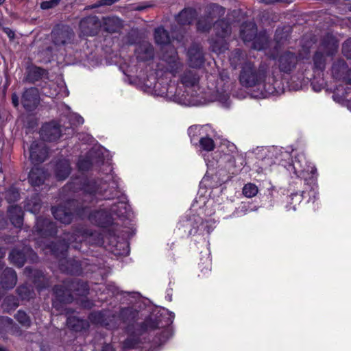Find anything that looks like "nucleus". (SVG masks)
Listing matches in <instances>:
<instances>
[{"label": "nucleus", "instance_id": "0eeeda50", "mask_svg": "<svg viewBox=\"0 0 351 351\" xmlns=\"http://www.w3.org/2000/svg\"><path fill=\"white\" fill-rule=\"evenodd\" d=\"M80 286V284L75 282L71 283H64L63 285H57L54 287V293L56 295L58 299L62 302H70L73 300L71 292L76 291L78 294H86L87 292V285L82 283L80 286L83 288L82 291H80L77 287Z\"/></svg>", "mask_w": 351, "mask_h": 351}, {"label": "nucleus", "instance_id": "bb28decb", "mask_svg": "<svg viewBox=\"0 0 351 351\" xmlns=\"http://www.w3.org/2000/svg\"><path fill=\"white\" fill-rule=\"evenodd\" d=\"M17 281L16 274L12 268H5L2 274L1 284L3 289L13 288Z\"/></svg>", "mask_w": 351, "mask_h": 351}, {"label": "nucleus", "instance_id": "f704fd0d", "mask_svg": "<svg viewBox=\"0 0 351 351\" xmlns=\"http://www.w3.org/2000/svg\"><path fill=\"white\" fill-rule=\"evenodd\" d=\"M212 51L220 54L224 53L228 49V43L225 38L215 37L212 38L210 41Z\"/></svg>", "mask_w": 351, "mask_h": 351}, {"label": "nucleus", "instance_id": "20e7f679", "mask_svg": "<svg viewBox=\"0 0 351 351\" xmlns=\"http://www.w3.org/2000/svg\"><path fill=\"white\" fill-rule=\"evenodd\" d=\"M127 204L124 201L114 204L108 213L104 210L94 212L90 215V220L100 226H105L110 223L112 215L121 217L124 215Z\"/></svg>", "mask_w": 351, "mask_h": 351}, {"label": "nucleus", "instance_id": "6e6552de", "mask_svg": "<svg viewBox=\"0 0 351 351\" xmlns=\"http://www.w3.org/2000/svg\"><path fill=\"white\" fill-rule=\"evenodd\" d=\"M222 14H224V8L217 4V3H210L207 7L206 10V16L200 18L196 23L197 30L202 33H207L209 32L213 26V18L214 17L213 15L215 13H221Z\"/></svg>", "mask_w": 351, "mask_h": 351}, {"label": "nucleus", "instance_id": "e433bc0d", "mask_svg": "<svg viewBox=\"0 0 351 351\" xmlns=\"http://www.w3.org/2000/svg\"><path fill=\"white\" fill-rule=\"evenodd\" d=\"M326 91L328 94H332V97L336 102L343 103L351 101V95H349L347 89H326Z\"/></svg>", "mask_w": 351, "mask_h": 351}, {"label": "nucleus", "instance_id": "4be33fe9", "mask_svg": "<svg viewBox=\"0 0 351 351\" xmlns=\"http://www.w3.org/2000/svg\"><path fill=\"white\" fill-rule=\"evenodd\" d=\"M247 95L250 98L255 99L275 98L284 94L285 89H270L269 92L267 89H247Z\"/></svg>", "mask_w": 351, "mask_h": 351}, {"label": "nucleus", "instance_id": "5701e85b", "mask_svg": "<svg viewBox=\"0 0 351 351\" xmlns=\"http://www.w3.org/2000/svg\"><path fill=\"white\" fill-rule=\"evenodd\" d=\"M21 101L23 107L27 111L34 110L39 102L37 89H25Z\"/></svg>", "mask_w": 351, "mask_h": 351}, {"label": "nucleus", "instance_id": "7c9ffc66", "mask_svg": "<svg viewBox=\"0 0 351 351\" xmlns=\"http://www.w3.org/2000/svg\"><path fill=\"white\" fill-rule=\"evenodd\" d=\"M269 40L265 32H260L256 34L252 42V47L254 49L261 51L269 47Z\"/></svg>", "mask_w": 351, "mask_h": 351}, {"label": "nucleus", "instance_id": "aec40b11", "mask_svg": "<svg viewBox=\"0 0 351 351\" xmlns=\"http://www.w3.org/2000/svg\"><path fill=\"white\" fill-rule=\"evenodd\" d=\"M189 64L192 68H201L205 62V58L202 49L191 47L188 50Z\"/></svg>", "mask_w": 351, "mask_h": 351}, {"label": "nucleus", "instance_id": "ea45409f", "mask_svg": "<svg viewBox=\"0 0 351 351\" xmlns=\"http://www.w3.org/2000/svg\"><path fill=\"white\" fill-rule=\"evenodd\" d=\"M25 210L36 214L38 213L41 208L40 199L38 195L32 197L31 199L27 200L25 205Z\"/></svg>", "mask_w": 351, "mask_h": 351}, {"label": "nucleus", "instance_id": "603ef678", "mask_svg": "<svg viewBox=\"0 0 351 351\" xmlns=\"http://www.w3.org/2000/svg\"><path fill=\"white\" fill-rule=\"evenodd\" d=\"M156 327L157 325L154 321H152V319H147L141 326V332H145L149 330H154L156 328Z\"/></svg>", "mask_w": 351, "mask_h": 351}, {"label": "nucleus", "instance_id": "864d4df0", "mask_svg": "<svg viewBox=\"0 0 351 351\" xmlns=\"http://www.w3.org/2000/svg\"><path fill=\"white\" fill-rule=\"evenodd\" d=\"M104 315L101 312H96L91 314L90 319L95 323L108 326V323H106L103 319Z\"/></svg>", "mask_w": 351, "mask_h": 351}, {"label": "nucleus", "instance_id": "3c124183", "mask_svg": "<svg viewBox=\"0 0 351 351\" xmlns=\"http://www.w3.org/2000/svg\"><path fill=\"white\" fill-rule=\"evenodd\" d=\"M61 0H49L42 1L40 4V7L42 10H49L59 5Z\"/></svg>", "mask_w": 351, "mask_h": 351}, {"label": "nucleus", "instance_id": "a18cd8bd", "mask_svg": "<svg viewBox=\"0 0 351 351\" xmlns=\"http://www.w3.org/2000/svg\"><path fill=\"white\" fill-rule=\"evenodd\" d=\"M258 193V187L252 183L246 184L243 189V193L247 197H254Z\"/></svg>", "mask_w": 351, "mask_h": 351}, {"label": "nucleus", "instance_id": "f257e3e1", "mask_svg": "<svg viewBox=\"0 0 351 351\" xmlns=\"http://www.w3.org/2000/svg\"><path fill=\"white\" fill-rule=\"evenodd\" d=\"M145 94L157 99L186 106H198L219 101L228 106L229 96L225 89H143Z\"/></svg>", "mask_w": 351, "mask_h": 351}, {"label": "nucleus", "instance_id": "9b49d317", "mask_svg": "<svg viewBox=\"0 0 351 351\" xmlns=\"http://www.w3.org/2000/svg\"><path fill=\"white\" fill-rule=\"evenodd\" d=\"M215 221L213 219L203 221L199 216H193L189 220V225L192 227L189 230L190 234H210L215 228Z\"/></svg>", "mask_w": 351, "mask_h": 351}, {"label": "nucleus", "instance_id": "bf43d9fd", "mask_svg": "<svg viewBox=\"0 0 351 351\" xmlns=\"http://www.w3.org/2000/svg\"><path fill=\"white\" fill-rule=\"evenodd\" d=\"M3 32L7 34L8 37L10 39V40H13L15 37V33L14 31H12L11 29H10L9 27H5L3 29Z\"/></svg>", "mask_w": 351, "mask_h": 351}, {"label": "nucleus", "instance_id": "7ed1b4c3", "mask_svg": "<svg viewBox=\"0 0 351 351\" xmlns=\"http://www.w3.org/2000/svg\"><path fill=\"white\" fill-rule=\"evenodd\" d=\"M266 71L264 69H256L254 63L247 62L242 66L239 75L240 83L245 88H252L265 82Z\"/></svg>", "mask_w": 351, "mask_h": 351}, {"label": "nucleus", "instance_id": "6e6d98bb", "mask_svg": "<svg viewBox=\"0 0 351 351\" xmlns=\"http://www.w3.org/2000/svg\"><path fill=\"white\" fill-rule=\"evenodd\" d=\"M288 34L279 33L278 30L276 31L275 39L276 40L278 44L284 43V42L286 41L288 39Z\"/></svg>", "mask_w": 351, "mask_h": 351}, {"label": "nucleus", "instance_id": "680f3d73", "mask_svg": "<svg viewBox=\"0 0 351 351\" xmlns=\"http://www.w3.org/2000/svg\"><path fill=\"white\" fill-rule=\"evenodd\" d=\"M136 342H133L130 339H128L124 341V348H131L135 346Z\"/></svg>", "mask_w": 351, "mask_h": 351}, {"label": "nucleus", "instance_id": "1a4fd4ad", "mask_svg": "<svg viewBox=\"0 0 351 351\" xmlns=\"http://www.w3.org/2000/svg\"><path fill=\"white\" fill-rule=\"evenodd\" d=\"M276 60L279 70L285 73H290L298 64L299 58L297 54L290 51H285L278 56H272Z\"/></svg>", "mask_w": 351, "mask_h": 351}, {"label": "nucleus", "instance_id": "5fc2aeb1", "mask_svg": "<svg viewBox=\"0 0 351 351\" xmlns=\"http://www.w3.org/2000/svg\"><path fill=\"white\" fill-rule=\"evenodd\" d=\"M138 314L136 311H134L132 308H124L121 312V315L123 317V319H125V320H130V318L127 317L128 315L131 316V319H134L136 315Z\"/></svg>", "mask_w": 351, "mask_h": 351}, {"label": "nucleus", "instance_id": "79ce46f5", "mask_svg": "<svg viewBox=\"0 0 351 351\" xmlns=\"http://www.w3.org/2000/svg\"><path fill=\"white\" fill-rule=\"evenodd\" d=\"M18 294L22 300H29L34 296V291L27 285H23L17 289Z\"/></svg>", "mask_w": 351, "mask_h": 351}, {"label": "nucleus", "instance_id": "423d86ee", "mask_svg": "<svg viewBox=\"0 0 351 351\" xmlns=\"http://www.w3.org/2000/svg\"><path fill=\"white\" fill-rule=\"evenodd\" d=\"M74 37L73 29L66 24H56L51 32V42L56 47H64L72 43Z\"/></svg>", "mask_w": 351, "mask_h": 351}, {"label": "nucleus", "instance_id": "c756f323", "mask_svg": "<svg viewBox=\"0 0 351 351\" xmlns=\"http://www.w3.org/2000/svg\"><path fill=\"white\" fill-rule=\"evenodd\" d=\"M8 215L12 223L15 227H21L23 221V212L21 207L18 206H10L8 209Z\"/></svg>", "mask_w": 351, "mask_h": 351}, {"label": "nucleus", "instance_id": "37998d69", "mask_svg": "<svg viewBox=\"0 0 351 351\" xmlns=\"http://www.w3.org/2000/svg\"><path fill=\"white\" fill-rule=\"evenodd\" d=\"M13 320L8 317H0V330L5 331H13L14 327Z\"/></svg>", "mask_w": 351, "mask_h": 351}, {"label": "nucleus", "instance_id": "c9c22d12", "mask_svg": "<svg viewBox=\"0 0 351 351\" xmlns=\"http://www.w3.org/2000/svg\"><path fill=\"white\" fill-rule=\"evenodd\" d=\"M96 155L97 154L95 152L90 151L87 157L80 158L77 162L79 169L82 171H86L88 170L92 165H93V164L99 162V160L95 157Z\"/></svg>", "mask_w": 351, "mask_h": 351}, {"label": "nucleus", "instance_id": "412c9836", "mask_svg": "<svg viewBox=\"0 0 351 351\" xmlns=\"http://www.w3.org/2000/svg\"><path fill=\"white\" fill-rule=\"evenodd\" d=\"M198 13L195 8L192 7L184 8L176 16V20L179 25H189L197 19Z\"/></svg>", "mask_w": 351, "mask_h": 351}, {"label": "nucleus", "instance_id": "72a5a7b5", "mask_svg": "<svg viewBox=\"0 0 351 351\" xmlns=\"http://www.w3.org/2000/svg\"><path fill=\"white\" fill-rule=\"evenodd\" d=\"M56 176L58 180H64L70 174L71 168L67 160H60L56 166Z\"/></svg>", "mask_w": 351, "mask_h": 351}, {"label": "nucleus", "instance_id": "cd10ccee", "mask_svg": "<svg viewBox=\"0 0 351 351\" xmlns=\"http://www.w3.org/2000/svg\"><path fill=\"white\" fill-rule=\"evenodd\" d=\"M216 37L227 38L231 33L230 23L225 19H219L213 24Z\"/></svg>", "mask_w": 351, "mask_h": 351}, {"label": "nucleus", "instance_id": "a878e982", "mask_svg": "<svg viewBox=\"0 0 351 351\" xmlns=\"http://www.w3.org/2000/svg\"><path fill=\"white\" fill-rule=\"evenodd\" d=\"M199 76L196 71L186 70L180 76V82L184 88H192L198 84Z\"/></svg>", "mask_w": 351, "mask_h": 351}, {"label": "nucleus", "instance_id": "9d476101", "mask_svg": "<svg viewBox=\"0 0 351 351\" xmlns=\"http://www.w3.org/2000/svg\"><path fill=\"white\" fill-rule=\"evenodd\" d=\"M80 33L85 36H94L98 34L101 27V22L95 15L82 18L79 23Z\"/></svg>", "mask_w": 351, "mask_h": 351}, {"label": "nucleus", "instance_id": "338daca9", "mask_svg": "<svg viewBox=\"0 0 351 351\" xmlns=\"http://www.w3.org/2000/svg\"><path fill=\"white\" fill-rule=\"evenodd\" d=\"M99 5L104 6H110L112 5V3L110 0H100Z\"/></svg>", "mask_w": 351, "mask_h": 351}, {"label": "nucleus", "instance_id": "f3484780", "mask_svg": "<svg viewBox=\"0 0 351 351\" xmlns=\"http://www.w3.org/2000/svg\"><path fill=\"white\" fill-rule=\"evenodd\" d=\"M320 45L328 57L335 56L339 48V41L332 34H326L321 40Z\"/></svg>", "mask_w": 351, "mask_h": 351}, {"label": "nucleus", "instance_id": "4c0bfd02", "mask_svg": "<svg viewBox=\"0 0 351 351\" xmlns=\"http://www.w3.org/2000/svg\"><path fill=\"white\" fill-rule=\"evenodd\" d=\"M45 73V69L38 66H33L28 69L25 79L27 82L33 84L40 80Z\"/></svg>", "mask_w": 351, "mask_h": 351}, {"label": "nucleus", "instance_id": "f8f14e48", "mask_svg": "<svg viewBox=\"0 0 351 351\" xmlns=\"http://www.w3.org/2000/svg\"><path fill=\"white\" fill-rule=\"evenodd\" d=\"M161 59L167 64V70L175 75L182 66V64L178 57V52L173 47H169L162 52Z\"/></svg>", "mask_w": 351, "mask_h": 351}, {"label": "nucleus", "instance_id": "6ab92c4d", "mask_svg": "<svg viewBox=\"0 0 351 351\" xmlns=\"http://www.w3.org/2000/svg\"><path fill=\"white\" fill-rule=\"evenodd\" d=\"M35 228L38 234L43 239L56 233L55 225L48 219H37Z\"/></svg>", "mask_w": 351, "mask_h": 351}, {"label": "nucleus", "instance_id": "a211bd4d", "mask_svg": "<svg viewBox=\"0 0 351 351\" xmlns=\"http://www.w3.org/2000/svg\"><path fill=\"white\" fill-rule=\"evenodd\" d=\"M61 135L59 125L54 123L45 124L40 130V136L44 141H53L58 140Z\"/></svg>", "mask_w": 351, "mask_h": 351}, {"label": "nucleus", "instance_id": "774afa93", "mask_svg": "<svg viewBox=\"0 0 351 351\" xmlns=\"http://www.w3.org/2000/svg\"><path fill=\"white\" fill-rule=\"evenodd\" d=\"M101 351H114V348L110 344L105 345Z\"/></svg>", "mask_w": 351, "mask_h": 351}, {"label": "nucleus", "instance_id": "e2e57ef3", "mask_svg": "<svg viewBox=\"0 0 351 351\" xmlns=\"http://www.w3.org/2000/svg\"><path fill=\"white\" fill-rule=\"evenodd\" d=\"M107 290L108 293H111L112 295H115L118 293V289L113 285H108Z\"/></svg>", "mask_w": 351, "mask_h": 351}, {"label": "nucleus", "instance_id": "69168bd1", "mask_svg": "<svg viewBox=\"0 0 351 351\" xmlns=\"http://www.w3.org/2000/svg\"><path fill=\"white\" fill-rule=\"evenodd\" d=\"M75 320V317H69L67 320V324L69 326L73 328V329L75 330H77L78 329V326H75V324H73L72 322H74Z\"/></svg>", "mask_w": 351, "mask_h": 351}, {"label": "nucleus", "instance_id": "4468645a", "mask_svg": "<svg viewBox=\"0 0 351 351\" xmlns=\"http://www.w3.org/2000/svg\"><path fill=\"white\" fill-rule=\"evenodd\" d=\"M75 204L74 201H70L65 206L52 208V213L54 217L62 223L68 224L71 223L73 216L72 207L75 206Z\"/></svg>", "mask_w": 351, "mask_h": 351}, {"label": "nucleus", "instance_id": "39448f33", "mask_svg": "<svg viewBox=\"0 0 351 351\" xmlns=\"http://www.w3.org/2000/svg\"><path fill=\"white\" fill-rule=\"evenodd\" d=\"M84 237L85 235L83 231L78 230L72 234H66L63 239V243H60L58 246L49 245L48 244L45 245V243H44V246H43L39 241H38L37 243L43 250L45 251V254L50 252L58 256L60 254L64 255V253L67 250L69 245H71L73 242H82Z\"/></svg>", "mask_w": 351, "mask_h": 351}, {"label": "nucleus", "instance_id": "2f4dec72", "mask_svg": "<svg viewBox=\"0 0 351 351\" xmlns=\"http://www.w3.org/2000/svg\"><path fill=\"white\" fill-rule=\"evenodd\" d=\"M101 27L106 32L115 33L120 29L121 21L117 17H106L104 19Z\"/></svg>", "mask_w": 351, "mask_h": 351}, {"label": "nucleus", "instance_id": "09e8293b", "mask_svg": "<svg viewBox=\"0 0 351 351\" xmlns=\"http://www.w3.org/2000/svg\"><path fill=\"white\" fill-rule=\"evenodd\" d=\"M5 198L8 202H14L19 199V192L15 188H11L5 192Z\"/></svg>", "mask_w": 351, "mask_h": 351}, {"label": "nucleus", "instance_id": "58836bf2", "mask_svg": "<svg viewBox=\"0 0 351 351\" xmlns=\"http://www.w3.org/2000/svg\"><path fill=\"white\" fill-rule=\"evenodd\" d=\"M313 69L323 71L326 68V59L323 52L316 51L313 56Z\"/></svg>", "mask_w": 351, "mask_h": 351}, {"label": "nucleus", "instance_id": "473e14b6", "mask_svg": "<svg viewBox=\"0 0 351 351\" xmlns=\"http://www.w3.org/2000/svg\"><path fill=\"white\" fill-rule=\"evenodd\" d=\"M46 174L41 168L34 167L29 174V180L34 186H40L44 182Z\"/></svg>", "mask_w": 351, "mask_h": 351}, {"label": "nucleus", "instance_id": "ddd939ff", "mask_svg": "<svg viewBox=\"0 0 351 351\" xmlns=\"http://www.w3.org/2000/svg\"><path fill=\"white\" fill-rule=\"evenodd\" d=\"M9 258L12 263L19 267H22L27 258L32 261L37 260L36 254L27 247H24L22 251L16 249L13 250L10 252Z\"/></svg>", "mask_w": 351, "mask_h": 351}, {"label": "nucleus", "instance_id": "dca6fc26", "mask_svg": "<svg viewBox=\"0 0 351 351\" xmlns=\"http://www.w3.org/2000/svg\"><path fill=\"white\" fill-rule=\"evenodd\" d=\"M47 149L42 142H33L29 147V158L34 164L44 162L47 157Z\"/></svg>", "mask_w": 351, "mask_h": 351}, {"label": "nucleus", "instance_id": "13d9d810", "mask_svg": "<svg viewBox=\"0 0 351 351\" xmlns=\"http://www.w3.org/2000/svg\"><path fill=\"white\" fill-rule=\"evenodd\" d=\"M247 92L248 90L247 89H237V91L234 93V94L237 98L241 99L249 97Z\"/></svg>", "mask_w": 351, "mask_h": 351}, {"label": "nucleus", "instance_id": "f03ea898", "mask_svg": "<svg viewBox=\"0 0 351 351\" xmlns=\"http://www.w3.org/2000/svg\"><path fill=\"white\" fill-rule=\"evenodd\" d=\"M289 167L293 170L294 173L298 176L303 178L306 181L307 180H312L313 185L311 186V191L308 195H311L316 197L317 193V184L314 182L316 178L317 169L314 165L308 163L306 161V157L304 154H298L295 156V158L292 160V163L289 165Z\"/></svg>", "mask_w": 351, "mask_h": 351}, {"label": "nucleus", "instance_id": "de8ad7c7", "mask_svg": "<svg viewBox=\"0 0 351 351\" xmlns=\"http://www.w3.org/2000/svg\"><path fill=\"white\" fill-rule=\"evenodd\" d=\"M103 190H105V189L103 187H97L95 182H89L84 186V192L89 194L101 193Z\"/></svg>", "mask_w": 351, "mask_h": 351}, {"label": "nucleus", "instance_id": "c85d7f7f", "mask_svg": "<svg viewBox=\"0 0 351 351\" xmlns=\"http://www.w3.org/2000/svg\"><path fill=\"white\" fill-rule=\"evenodd\" d=\"M154 38L155 43L160 47L171 43L169 33L163 26H160L154 29Z\"/></svg>", "mask_w": 351, "mask_h": 351}, {"label": "nucleus", "instance_id": "2eb2a0df", "mask_svg": "<svg viewBox=\"0 0 351 351\" xmlns=\"http://www.w3.org/2000/svg\"><path fill=\"white\" fill-rule=\"evenodd\" d=\"M138 62H145L154 58V49L153 45L147 41L139 43L134 50Z\"/></svg>", "mask_w": 351, "mask_h": 351}, {"label": "nucleus", "instance_id": "49530a36", "mask_svg": "<svg viewBox=\"0 0 351 351\" xmlns=\"http://www.w3.org/2000/svg\"><path fill=\"white\" fill-rule=\"evenodd\" d=\"M202 149L206 151H212L215 148V143L212 138L208 137H202L199 141Z\"/></svg>", "mask_w": 351, "mask_h": 351}, {"label": "nucleus", "instance_id": "052dcab7", "mask_svg": "<svg viewBox=\"0 0 351 351\" xmlns=\"http://www.w3.org/2000/svg\"><path fill=\"white\" fill-rule=\"evenodd\" d=\"M343 82H345L346 84L351 85V68L349 69L348 71H347Z\"/></svg>", "mask_w": 351, "mask_h": 351}, {"label": "nucleus", "instance_id": "8fccbe9b", "mask_svg": "<svg viewBox=\"0 0 351 351\" xmlns=\"http://www.w3.org/2000/svg\"><path fill=\"white\" fill-rule=\"evenodd\" d=\"M342 53L347 59L351 60V38L343 43Z\"/></svg>", "mask_w": 351, "mask_h": 351}, {"label": "nucleus", "instance_id": "393cba45", "mask_svg": "<svg viewBox=\"0 0 351 351\" xmlns=\"http://www.w3.org/2000/svg\"><path fill=\"white\" fill-rule=\"evenodd\" d=\"M348 70V65L343 59H338L332 63V74L333 77L337 80L343 82Z\"/></svg>", "mask_w": 351, "mask_h": 351}, {"label": "nucleus", "instance_id": "a19ab883", "mask_svg": "<svg viewBox=\"0 0 351 351\" xmlns=\"http://www.w3.org/2000/svg\"><path fill=\"white\" fill-rule=\"evenodd\" d=\"M64 108L66 110V114L69 117V121L72 125H80L84 123V118L76 113L70 112V108L67 106H64Z\"/></svg>", "mask_w": 351, "mask_h": 351}, {"label": "nucleus", "instance_id": "b1692460", "mask_svg": "<svg viewBox=\"0 0 351 351\" xmlns=\"http://www.w3.org/2000/svg\"><path fill=\"white\" fill-rule=\"evenodd\" d=\"M258 34L257 26L254 23H243L240 30V37L246 44L252 43Z\"/></svg>", "mask_w": 351, "mask_h": 351}, {"label": "nucleus", "instance_id": "0e129e2a", "mask_svg": "<svg viewBox=\"0 0 351 351\" xmlns=\"http://www.w3.org/2000/svg\"><path fill=\"white\" fill-rule=\"evenodd\" d=\"M286 0H260V2L265 5H271L277 2H285Z\"/></svg>", "mask_w": 351, "mask_h": 351}, {"label": "nucleus", "instance_id": "4d7b16f0", "mask_svg": "<svg viewBox=\"0 0 351 351\" xmlns=\"http://www.w3.org/2000/svg\"><path fill=\"white\" fill-rule=\"evenodd\" d=\"M243 58V53L241 49H235L234 51L232 52V58L231 60L233 62L235 61V59L237 60V61H239L241 59Z\"/></svg>", "mask_w": 351, "mask_h": 351}, {"label": "nucleus", "instance_id": "c03bdc74", "mask_svg": "<svg viewBox=\"0 0 351 351\" xmlns=\"http://www.w3.org/2000/svg\"><path fill=\"white\" fill-rule=\"evenodd\" d=\"M15 319L25 327L27 328L31 325L30 318L24 311H19L15 315Z\"/></svg>", "mask_w": 351, "mask_h": 351}]
</instances>
